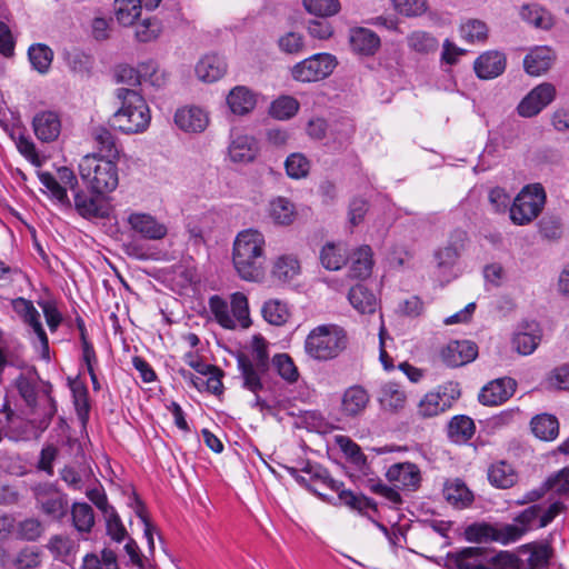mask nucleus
Masks as SVG:
<instances>
[{
  "label": "nucleus",
  "instance_id": "obj_47",
  "mask_svg": "<svg viewBox=\"0 0 569 569\" xmlns=\"http://www.w3.org/2000/svg\"><path fill=\"white\" fill-rule=\"evenodd\" d=\"M28 56L32 67L39 73L43 74L49 71L53 52L48 46L41 43L32 44L28 50Z\"/></svg>",
  "mask_w": 569,
  "mask_h": 569
},
{
  "label": "nucleus",
  "instance_id": "obj_14",
  "mask_svg": "<svg viewBox=\"0 0 569 569\" xmlns=\"http://www.w3.org/2000/svg\"><path fill=\"white\" fill-rule=\"evenodd\" d=\"M386 478L395 488L409 491L417 490L421 482L420 469L411 462L391 465L386 471Z\"/></svg>",
  "mask_w": 569,
  "mask_h": 569
},
{
  "label": "nucleus",
  "instance_id": "obj_13",
  "mask_svg": "<svg viewBox=\"0 0 569 569\" xmlns=\"http://www.w3.org/2000/svg\"><path fill=\"white\" fill-rule=\"evenodd\" d=\"M555 98V86L549 82L540 83L520 101L517 107L518 113L525 118L535 117L550 104Z\"/></svg>",
  "mask_w": 569,
  "mask_h": 569
},
{
  "label": "nucleus",
  "instance_id": "obj_7",
  "mask_svg": "<svg viewBox=\"0 0 569 569\" xmlns=\"http://www.w3.org/2000/svg\"><path fill=\"white\" fill-rule=\"evenodd\" d=\"M301 471L310 476V481L319 482L321 486L337 492L340 502L351 509L360 512L367 509L377 510V505L372 499L362 495H355L350 490L342 489L343 483L332 479L328 471L321 466L307 462Z\"/></svg>",
  "mask_w": 569,
  "mask_h": 569
},
{
  "label": "nucleus",
  "instance_id": "obj_64",
  "mask_svg": "<svg viewBox=\"0 0 569 569\" xmlns=\"http://www.w3.org/2000/svg\"><path fill=\"white\" fill-rule=\"evenodd\" d=\"M286 170L289 177L300 179L309 172V161L301 153H292L286 160Z\"/></svg>",
  "mask_w": 569,
  "mask_h": 569
},
{
  "label": "nucleus",
  "instance_id": "obj_33",
  "mask_svg": "<svg viewBox=\"0 0 569 569\" xmlns=\"http://www.w3.org/2000/svg\"><path fill=\"white\" fill-rule=\"evenodd\" d=\"M258 152L257 142L252 137L239 136L229 146L231 161L238 163L251 162Z\"/></svg>",
  "mask_w": 569,
  "mask_h": 569
},
{
  "label": "nucleus",
  "instance_id": "obj_58",
  "mask_svg": "<svg viewBox=\"0 0 569 569\" xmlns=\"http://www.w3.org/2000/svg\"><path fill=\"white\" fill-rule=\"evenodd\" d=\"M299 110V102L289 96L278 98L271 103L270 114L279 120H287L293 117Z\"/></svg>",
  "mask_w": 569,
  "mask_h": 569
},
{
  "label": "nucleus",
  "instance_id": "obj_1",
  "mask_svg": "<svg viewBox=\"0 0 569 569\" xmlns=\"http://www.w3.org/2000/svg\"><path fill=\"white\" fill-rule=\"evenodd\" d=\"M266 239L256 229L240 231L232 246V264L237 274L248 282H260L266 274Z\"/></svg>",
  "mask_w": 569,
  "mask_h": 569
},
{
  "label": "nucleus",
  "instance_id": "obj_45",
  "mask_svg": "<svg viewBox=\"0 0 569 569\" xmlns=\"http://www.w3.org/2000/svg\"><path fill=\"white\" fill-rule=\"evenodd\" d=\"M271 363L277 373L289 385L296 383L300 372L293 359L288 353H277L272 357Z\"/></svg>",
  "mask_w": 569,
  "mask_h": 569
},
{
  "label": "nucleus",
  "instance_id": "obj_20",
  "mask_svg": "<svg viewBox=\"0 0 569 569\" xmlns=\"http://www.w3.org/2000/svg\"><path fill=\"white\" fill-rule=\"evenodd\" d=\"M486 552L479 547H467L451 552L447 558L449 569H486Z\"/></svg>",
  "mask_w": 569,
  "mask_h": 569
},
{
  "label": "nucleus",
  "instance_id": "obj_5",
  "mask_svg": "<svg viewBox=\"0 0 569 569\" xmlns=\"http://www.w3.org/2000/svg\"><path fill=\"white\" fill-rule=\"evenodd\" d=\"M78 169L81 180L93 193L112 192L119 184L116 159L89 153L81 158Z\"/></svg>",
  "mask_w": 569,
  "mask_h": 569
},
{
  "label": "nucleus",
  "instance_id": "obj_39",
  "mask_svg": "<svg viewBox=\"0 0 569 569\" xmlns=\"http://www.w3.org/2000/svg\"><path fill=\"white\" fill-rule=\"evenodd\" d=\"M408 48L418 54H430L437 51L439 47L438 39L422 30L412 31L407 36Z\"/></svg>",
  "mask_w": 569,
  "mask_h": 569
},
{
  "label": "nucleus",
  "instance_id": "obj_32",
  "mask_svg": "<svg viewBox=\"0 0 569 569\" xmlns=\"http://www.w3.org/2000/svg\"><path fill=\"white\" fill-rule=\"evenodd\" d=\"M350 44L353 51L372 56L380 47V38L370 29L356 28L351 30Z\"/></svg>",
  "mask_w": 569,
  "mask_h": 569
},
{
  "label": "nucleus",
  "instance_id": "obj_17",
  "mask_svg": "<svg viewBox=\"0 0 569 569\" xmlns=\"http://www.w3.org/2000/svg\"><path fill=\"white\" fill-rule=\"evenodd\" d=\"M517 383L512 378H499L486 385L479 401L485 406H499L506 402L516 391Z\"/></svg>",
  "mask_w": 569,
  "mask_h": 569
},
{
  "label": "nucleus",
  "instance_id": "obj_9",
  "mask_svg": "<svg viewBox=\"0 0 569 569\" xmlns=\"http://www.w3.org/2000/svg\"><path fill=\"white\" fill-rule=\"evenodd\" d=\"M337 67V59L330 53H316L291 68V76L300 82H315L329 77Z\"/></svg>",
  "mask_w": 569,
  "mask_h": 569
},
{
  "label": "nucleus",
  "instance_id": "obj_36",
  "mask_svg": "<svg viewBox=\"0 0 569 569\" xmlns=\"http://www.w3.org/2000/svg\"><path fill=\"white\" fill-rule=\"evenodd\" d=\"M532 433L545 441H552L559 435V421L556 416L550 413H540L530 421Z\"/></svg>",
  "mask_w": 569,
  "mask_h": 569
},
{
  "label": "nucleus",
  "instance_id": "obj_59",
  "mask_svg": "<svg viewBox=\"0 0 569 569\" xmlns=\"http://www.w3.org/2000/svg\"><path fill=\"white\" fill-rule=\"evenodd\" d=\"M460 34L469 42L485 41L488 37V27L481 20L470 19L461 24Z\"/></svg>",
  "mask_w": 569,
  "mask_h": 569
},
{
  "label": "nucleus",
  "instance_id": "obj_3",
  "mask_svg": "<svg viewBox=\"0 0 569 569\" xmlns=\"http://www.w3.org/2000/svg\"><path fill=\"white\" fill-rule=\"evenodd\" d=\"M116 97L121 107L112 114L111 126L126 134L144 132L151 120L150 109L144 98L136 90L118 88Z\"/></svg>",
  "mask_w": 569,
  "mask_h": 569
},
{
  "label": "nucleus",
  "instance_id": "obj_24",
  "mask_svg": "<svg viewBox=\"0 0 569 569\" xmlns=\"http://www.w3.org/2000/svg\"><path fill=\"white\" fill-rule=\"evenodd\" d=\"M100 194H88L82 190L74 193V209L86 219L104 218L108 216V207Z\"/></svg>",
  "mask_w": 569,
  "mask_h": 569
},
{
  "label": "nucleus",
  "instance_id": "obj_15",
  "mask_svg": "<svg viewBox=\"0 0 569 569\" xmlns=\"http://www.w3.org/2000/svg\"><path fill=\"white\" fill-rule=\"evenodd\" d=\"M13 310L16 313L22 318L23 322L27 323L29 327L32 328L33 332L38 337L42 351L43 357H49V341L47 333L42 327L41 320H40V313L34 308L33 303L30 300H27L24 298H17L12 302Z\"/></svg>",
  "mask_w": 569,
  "mask_h": 569
},
{
  "label": "nucleus",
  "instance_id": "obj_28",
  "mask_svg": "<svg viewBox=\"0 0 569 569\" xmlns=\"http://www.w3.org/2000/svg\"><path fill=\"white\" fill-rule=\"evenodd\" d=\"M227 72L224 59L218 54H207L202 57L197 66L196 73L199 80L203 82H216Z\"/></svg>",
  "mask_w": 569,
  "mask_h": 569
},
{
  "label": "nucleus",
  "instance_id": "obj_63",
  "mask_svg": "<svg viewBox=\"0 0 569 569\" xmlns=\"http://www.w3.org/2000/svg\"><path fill=\"white\" fill-rule=\"evenodd\" d=\"M248 357H249V361L252 365H256L259 368H270L268 343L262 337H260V336L253 337L252 351H251V355Z\"/></svg>",
  "mask_w": 569,
  "mask_h": 569
},
{
  "label": "nucleus",
  "instance_id": "obj_25",
  "mask_svg": "<svg viewBox=\"0 0 569 569\" xmlns=\"http://www.w3.org/2000/svg\"><path fill=\"white\" fill-rule=\"evenodd\" d=\"M548 490H553L557 493L569 492V468H563L556 475L550 476L542 488L528 491L522 499L517 501V505L522 506L526 503L539 500Z\"/></svg>",
  "mask_w": 569,
  "mask_h": 569
},
{
  "label": "nucleus",
  "instance_id": "obj_41",
  "mask_svg": "<svg viewBox=\"0 0 569 569\" xmlns=\"http://www.w3.org/2000/svg\"><path fill=\"white\" fill-rule=\"evenodd\" d=\"M475 433L473 420L467 416L453 417L448 426L449 438L457 443L466 442Z\"/></svg>",
  "mask_w": 569,
  "mask_h": 569
},
{
  "label": "nucleus",
  "instance_id": "obj_43",
  "mask_svg": "<svg viewBox=\"0 0 569 569\" xmlns=\"http://www.w3.org/2000/svg\"><path fill=\"white\" fill-rule=\"evenodd\" d=\"M47 548L54 558L69 563L77 552V543L69 537L57 535L52 536L48 541Z\"/></svg>",
  "mask_w": 569,
  "mask_h": 569
},
{
  "label": "nucleus",
  "instance_id": "obj_53",
  "mask_svg": "<svg viewBox=\"0 0 569 569\" xmlns=\"http://www.w3.org/2000/svg\"><path fill=\"white\" fill-rule=\"evenodd\" d=\"M335 441L351 463L359 468L366 465V456L362 453L361 448L351 438L340 435L336 436Z\"/></svg>",
  "mask_w": 569,
  "mask_h": 569
},
{
  "label": "nucleus",
  "instance_id": "obj_35",
  "mask_svg": "<svg viewBox=\"0 0 569 569\" xmlns=\"http://www.w3.org/2000/svg\"><path fill=\"white\" fill-rule=\"evenodd\" d=\"M350 277L365 279L371 274L373 267L372 250L363 244L353 251L350 258Z\"/></svg>",
  "mask_w": 569,
  "mask_h": 569
},
{
  "label": "nucleus",
  "instance_id": "obj_29",
  "mask_svg": "<svg viewBox=\"0 0 569 569\" xmlns=\"http://www.w3.org/2000/svg\"><path fill=\"white\" fill-rule=\"evenodd\" d=\"M487 476L490 485L498 489H509L518 482V472L506 460L491 463Z\"/></svg>",
  "mask_w": 569,
  "mask_h": 569
},
{
  "label": "nucleus",
  "instance_id": "obj_56",
  "mask_svg": "<svg viewBox=\"0 0 569 569\" xmlns=\"http://www.w3.org/2000/svg\"><path fill=\"white\" fill-rule=\"evenodd\" d=\"M231 317L243 328H248L250 325V312L248 299L242 292H234L230 298Z\"/></svg>",
  "mask_w": 569,
  "mask_h": 569
},
{
  "label": "nucleus",
  "instance_id": "obj_12",
  "mask_svg": "<svg viewBox=\"0 0 569 569\" xmlns=\"http://www.w3.org/2000/svg\"><path fill=\"white\" fill-rule=\"evenodd\" d=\"M126 223L134 234L147 240H161L168 233L167 226L147 212H129Z\"/></svg>",
  "mask_w": 569,
  "mask_h": 569
},
{
  "label": "nucleus",
  "instance_id": "obj_6",
  "mask_svg": "<svg viewBox=\"0 0 569 569\" xmlns=\"http://www.w3.org/2000/svg\"><path fill=\"white\" fill-rule=\"evenodd\" d=\"M16 387L19 395L31 409H36L39 401L42 408L41 417H33L30 422L40 432L44 431L57 412L56 401L49 395L48 390H43L42 393L39 395L37 379L33 376L20 375L16 380Z\"/></svg>",
  "mask_w": 569,
  "mask_h": 569
},
{
  "label": "nucleus",
  "instance_id": "obj_61",
  "mask_svg": "<svg viewBox=\"0 0 569 569\" xmlns=\"http://www.w3.org/2000/svg\"><path fill=\"white\" fill-rule=\"evenodd\" d=\"M162 31L159 20L148 18L136 26L134 36L139 42H149L156 40Z\"/></svg>",
  "mask_w": 569,
  "mask_h": 569
},
{
  "label": "nucleus",
  "instance_id": "obj_37",
  "mask_svg": "<svg viewBox=\"0 0 569 569\" xmlns=\"http://www.w3.org/2000/svg\"><path fill=\"white\" fill-rule=\"evenodd\" d=\"M348 300L362 315H371L376 312L378 307L376 296L362 284H357L349 290Z\"/></svg>",
  "mask_w": 569,
  "mask_h": 569
},
{
  "label": "nucleus",
  "instance_id": "obj_40",
  "mask_svg": "<svg viewBox=\"0 0 569 569\" xmlns=\"http://www.w3.org/2000/svg\"><path fill=\"white\" fill-rule=\"evenodd\" d=\"M271 272L279 281H290L300 273V262L293 254H282L274 260Z\"/></svg>",
  "mask_w": 569,
  "mask_h": 569
},
{
  "label": "nucleus",
  "instance_id": "obj_49",
  "mask_svg": "<svg viewBox=\"0 0 569 569\" xmlns=\"http://www.w3.org/2000/svg\"><path fill=\"white\" fill-rule=\"evenodd\" d=\"M180 372L184 379H190L193 386L198 389L206 387V389L213 395H220L223 390V385L221 381L222 371L214 366L213 370L207 375V380L202 378L193 379L192 373L186 370H181Z\"/></svg>",
  "mask_w": 569,
  "mask_h": 569
},
{
  "label": "nucleus",
  "instance_id": "obj_57",
  "mask_svg": "<svg viewBox=\"0 0 569 569\" xmlns=\"http://www.w3.org/2000/svg\"><path fill=\"white\" fill-rule=\"evenodd\" d=\"M41 563V552L37 547L22 548L12 559V569H36Z\"/></svg>",
  "mask_w": 569,
  "mask_h": 569
},
{
  "label": "nucleus",
  "instance_id": "obj_34",
  "mask_svg": "<svg viewBox=\"0 0 569 569\" xmlns=\"http://www.w3.org/2000/svg\"><path fill=\"white\" fill-rule=\"evenodd\" d=\"M90 134L99 151L97 154L109 159L118 158L119 149L117 146V139L108 128L103 126L93 127Z\"/></svg>",
  "mask_w": 569,
  "mask_h": 569
},
{
  "label": "nucleus",
  "instance_id": "obj_11",
  "mask_svg": "<svg viewBox=\"0 0 569 569\" xmlns=\"http://www.w3.org/2000/svg\"><path fill=\"white\" fill-rule=\"evenodd\" d=\"M37 507L52 519H61L67 513L68 500L57 487L51 483H40L33 488Z\"/></svg>",
  "mask_w": 569,
  "mask_h": 569
},
{
  "label": "nucleus",
  "instance_id": "obj_26",
  "mask_svg": "<svg viewBox=\"0 0 569 569\" xmlns=\"http://www.w3.org/2000/svg\"><path fill=\"white\" fill-rule=\"evenodd\" d=\"M32 127L36 137L42 142H51L58 139L61 132V121L53 111H42L34 116Z\"/></svg>",
  "mask_w": 569,
  "mask_h": 569
},
{
  "label": "nucleus",
  "instance_id": "obj_8",
  "mask_svg": "<svg viewBox=\"0 0 569 569\" xmlns=\"http://www.w3.org/2000/svg\"><path fill=\"white\" fill-rule=\"evenodd\" d=\"M546 202V192L541 184L535 183L522 188L515 198L509 212L515 224L525 226L535 220Z\"/></svg>",
  "mask_w": 569,
  "mask_h": 569
},
{
  "label": "nucleus",
  "instance_id": "obj_4",
  "mask_svg": "<svg viewBox=\"0 0 569 569\" xmlns=\"http://www.w3.org/2000/svg\"><path fill=\"white\" fill-rule=\"evenodd\" d=\"M348 336L337 325H320L313 328L305 340V352L309 359L327 362L337 359L348 347Z\"/></svg>",
  "mask_w": 569,
  "mask_h": 569
},
{
  "label": "nucleus",
  "instance_id": "obj_42",
  "mask_svg": "<svg viewBox=\"0 0 569 569\" xmlns=\"http://www.w3.org/2000/svg\"><path fill=\"white\" fill-rule=\"evenodd\" d=\"M522 20L536 28L548 30L553 26V17L538 4H526L520 10Z\"/></svg>",
  "mask_w": 569,
  "mask_h": 569
},
{
  "label": "nucleus",
  "instance_id": "obj_54",
  "mask_svg": "<svg viewBox=\"0 0 569 569\" xmlns=\"http://www.w3.org/2000/svg\"><path fill=\"white\" fill-rule=\"evenodd\" d=\"M270 217L277 224H290L295 219L293 204L284 198L273 200L270 203Z\"/></svg>",
  "mask_w": 569,
  "mask_h": 569
},
{
  "label": "nucleus",
  "instance_id": "obj_22",
  "mask_svg": "<svg viewBox=\"0 0 569 569\" xmlns=\"http://www.w3.org/2000/svg\"><path fill=\"white\" fill-rule=\"evenodd\" d=\"M242 387L257 395L264 388L263 377L269 368H259L249 361L247 355H240L237 358Z\"/></svg>",
  "mask_w": 569,
  "mask_h": 569
},
{
  "label": "nucleus",
  "instance_id": "obj_18",
  "mask_svg": "<svg viewBox=\"0 0 569 569\" xmlns=\"http://www.w3.org/2000/svg\"><path fill=\"white\" fill-rule=\"evenodd\" d=\"M369 402V392L362 386H351L342 393L340 405L341 415L346 418H358L363 415Z\"/></svg>",
  "mask_w": 569,
  "mask_h": 569
},
{
  "label": "nucleus",
  "instance_id": "obj_48",
  "mask_svg": "<svg viewBox=\"0 0 569 569\" xmlns=\"http://www.w3.org/2000/svg\"><path fill=\"white\" fill-rule=\"evenodd\" d=\"M261 312L264 320L273 326L284 325L290 316L287 305L278 299L266 301Z\"/></svg>",
  "mask_w": 569,
  "mask_h": 569
},
{
  "label": "nucleus",
  "instance_id": "obj_19",
  "mask_svg": "<svg viewBox=\"0 0 569 569\" xmlns=\"http://www.w3.org/2000/svg\"><path fill=\"white\" fill-rule=\"evenodd\" d=\"M478 347L469 340L451 341L441 351L443 362L449 367H460L476 359Z\"/></svg>",
  "mask_w": 569,
  "mask_h": 569
},
{
  "label": "nucleus",
  "instance_id": "obj_10",
  "mask_svg": "<svg viewBox=\"0 0 569 569\" xmlns=\"http://www.w3.org/2000/svg\"><path fill=\"white\" fill-rule=\"evenodd\" d=\"M460 397L458 383L448 382L436 390L427 392L418 403V415L421 418H432L448 410L452 402Z\"/></svg>",
  "mask_w": 569,
  "mask_h": 569
},
{
  "label": "nucleus",
  "instance_id": "obj_60",
  "mask_svg": "<svg viewBox=\"0 0 569 569\" xmlns=\"http://www.w3.org/2000/svg\"><path fill=\"white\" fill-rule=\"evenodd\" d=\"M306 10L317 17L335 16L340 10L339 0H303Z\"/></svg>",
  "mask_w": 569,
  "mask_h": 569
},
{
  "label": "nucleus",
  "instance_id": "obj_46",
  "mask_svg": "<svg viewBox=\"0 0 569 569\" xmlns=\"http://www.w3.org/2000/svg\"><path fill=\"white\" fill-rule=\"evenodd\" d=\"M72 522L79 532H90L94 525L93 509L86 502H74L71 508Z\"/></svg>",
  "mask_w": 569,
  "mask_h": 569
},
{
  "label": "nucleus",
  "instance_id": "obj_62",
  "mask_svg": "<svg viewBox=\"0 0 569 569\" xmlns=\"http://www.w3.org/2000/svg\"><path fill=\"white\" fill-rule=\"evenodd\" d=\"M107 535L116 542H121L128 537L126 527L123 526L116 509L109 510L104 515Z\"/></svg>",
  "mask_w": 569,
  "mask_h": 569
},
{
  "label": "nucleus",
  "instance_id": "obj_50",
  "mask_svg": "<svg viewBox=\"0 0 569 569\" xmlns=\"http://www.w3.org/2000/svg\"><path fill=\"white\" fill-rule=\"evenodd\" d=\"M116 18L124 27L132 26L141 14L139 0H116Z\"/></svg>",
  "mask_w": 569,
  "mask_h": 569
},
{
  "label": "nucleus",
  "instance_id": "obj_51",
  "mask_svg": "<svg viewBox=\"0 0 569 569\" xmlns=\"http://www.w3.org/2000/svg\"><path fill=\"white\" fill-rule=\"evenodd\" d=\"M443 493L448 502L459 508L469 506L473 500L472 492L459 481L447 485Z\"/></svg>",
  "mask_w": 569,
  "mask_h": 569
},
{
  "label": "nucleus",
  "instance_id": "obj_38",
  "mask_svg": "<svg viewBox=\"0 0 569 569\" xmlns=\"http://www.w3.org/2000/svg\"><path fill=\"white\" fill-rule=\"evenodd\" d=\"M321 264L328 270H339L347 262V248L343 243H326L320 251Z\"/></svg>",
  "mask_w": 569,
  "mask_h": 569
},
{
  "label": "nucleus",
  "instance_id": "obj_23",
  "mask_svg": "<svg viewBox=\"0 0 569 569\" xmlns=\"http://www.w3.org/2000/svg\"><path fill=\"white\" fill-rule=\"evenodd\" d=\"M506 63L507 60L503 53L490 50L476 59L473 69L480 79H493L505 71Z\"/></svg>",
  "mask_w": 569,
  "mask_h": 569
},
{
  "label": "nucleus",
  "instance_id": "obj_16",
  "mask_svg": "<svg viewBox=\"0 0 569 569\" xmlns=\"http://www.w3.org/2000/svg\"><path fill=\"white\" fill-rule=\"evenodd\" d=\"M210 122L209 113L198 106H184L174 113L177 127L188 133L203 132Z\"/></svg>",
  "mask_w": 569,
  "mask_h": 569
},
{
  "label": "nucleus",
  "instance_id": "obj_31",
  "mask_svg": "<svg viewBox=\"0 0 569 569\" xmlns=\"http://www.w3.org/2000/svg\"><path fill=\"white\" fill-rule=\"evenodd\" d=\"M257 103L256 94L244 86H237L227 96L230 111L238 116L251 112Z\"/></svg>",
  "mask_w": 569,
  "mask_h": 569
},
{
  "label": "nucleus",
  "instance_id": "obj_21",
  "mask_svg": "<svg viewBox=\"0 0 569 569\" xmlns=\"http://www.w3.org/2000/svg\"><path fill=\"white\" fill-rule=\"evenodd\" d=\"M541 329L536 321H525L513 336V346L516 350L523 356L531 355L541 341Z\"/></svg>",
  "mask_w": 569,
  "mask_h": 569
},
{
  "label": "nucleus",
  "instance_id": "obj_27",
  "mask_svg": "<svg viewBox=\"0 0 569 569\" xmlns=\"http://www.w3.org/2000/svg\"><path fill=\"white\" fill-rule=\"evenodd\" d=\"M555 58L556 54L551 48L536 47L523 59L525 70L530 76H540L551 68Z\"/></svg>",
  "mask_w": 569,
  "mask_h": 569
},
{
  "label": "nucleus",
  "instance_id": "obj_44",
  "mask_svg": "<svg viewBox=\"0 0 569 569\" xmlns=\"http://www.w3.org/2000/svg\"><path fill=\"white\" fill-rule=\"evenodd\" d=\"M39 180L48 190L49 196L62 208H71V201L68 197L66 187L61 186L50 172H40Z\"/></svg>",
  "mask_w": 569,
  "mask_h": 569
},
{
  "label": "nucleus",
  "instance_id": "obj_30",
  "mask_svg": "<svg viewBox=\"0 0 569 569\" xmlns=\"http://www.w3.org/2000/svg\"><path fill=\"white\" fill-rule=\"evenodd\" d=\"M378 400L385 410L398 412L406 407L407 395L399 383L389 381L381 386Z\"/></svg>",
  "mask_w": 569,
  "mask_h": 569
},
{
  "label": "nucleus",
  "instance_id": "obj_52",
  "mask_svg": "<svg viewBox=\"0 0 569 569\" xmlns=\"http://www.w3.org/2000/svg\"><path fill=\"white\" fill-rule=\"evenodd\" d=\"M44 531L42 522L37 518H27L16 523V538L24 541L38 540Z\"/></svg>",
  "mask_w": 569,
  "mask_h": 569
},
{
  "label": "nucleus",
  "instance_id": "obj_55",
  "mask_svg": "<svg viewBox=\"0 0 569 569\" xmlns=\"http://www.w3.org/2000/svg\"><path fill=\"white\" fill-rule=\"evenodd\" d=\"M209 307L217 322L226 329H234L236 320L231 317L229 306L224 299L219 296H212L209 300Z\"/></svg>",
  "mask_w": 569,
  "mask_h": 569
},
{
  "label": "nucleus",
  "instance_id": "obj_2",
  "mask_svg": "<svg viewBox=\"0 0 569 569\" xmlns=\"http://www.w3.org/2000/svg\"><path fill=\"white\" fill-rule=\"evenodd\" d=\"M539 512L540 505H532L522 510L513 519V523H473L466 529V537L475 542L495 541L509 545L518 541L529 530L539 528Z\"/></svg>",
  "mask_w": 569,
  "mask_h": 569
}]
</instances>
